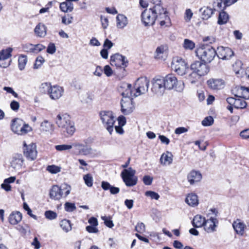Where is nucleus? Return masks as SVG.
Segmentation results:
<instances>
[{
    "instance_id": "25",
    "label": "nucleus",
    "mask_w": 249,
    "mask_h": 249,
    "mask_svg": "<svg viewBox=\"0 0 249 249\" xmlns=\"http://www.w3.org/2000/svg\"><path fill=\"white\" fill-rule=\"evenodd\" d=\"M202 178L201 173L195 170L191 171L187 176V179L191 185L194 184L196 182H199Z\"/></svg>"
},
{
    "instance_id": "43",
    "label": "nucleus",
    "mask_w": 249,
    "mask_h": 249,
    "mask_svg": "<svg viewBox=\"0 0 249 249\" xmlns=\"http://www.w3.org/2000/svg\"><path fill=\"white\" fill-rule=\"evenodd\" d=\"M247 103L242 99H237L234 107L236 108H244L247 107Z\"/></svg>"
},
{
    "instance_id": "58",
    "label": "nucleus",
    "mask_w": 249,
    "mask_h": 249,
    "mask_svg": "<svg viewBox=\"0 0 249 249\" xmlns=\"http://www.w3.org/2000/svg\"><path fill=\"white\" fill-rule=\"evenodd\" d=\"M33 45L30 43L24 44L22 46V49L24 52L33 53Z\"/></svg>"
},
{
    "instance_id": "20",
    "label": "nucleus",
    "mask_w": 249,
    "mask_h": 249,
    "mask_svg": "<svg viewBox=\"0 0 249 249\" xmlns=\"http://www.w3.org/2000/svg\"><path fill=\"white\" fill-rule=\"evenodd\" d=\"M235 96L245 99H249V87L236 86L232 90Z\"/></svg>"
},
{
    "instance_id": "42",
    "label": "nucleus",
    "mask_w": 249,
    "mask_h": 249,
    "mask_svg": "<svg viewBox=\"0 0 249 249\" xmlns=\"http://www.w3.org/2000/svg\"><path fill=\"white\" fill-rule=\"evenodd\" d=\"M83 179L86 185L89 187L92 186L93 179L90 174H88L84 176Z\"/></svg>"
},
{
    "instance_id": "27",
    "label": "nucleus",
    "mask_w": 249,
    "mask_h": 249,
    "mask_svg": "<svg viewBox=\"0 0 249 249\" xmlns=\"http://www.w3.org/2000/svg\"><path fill=\"white\" fill-rule=\"evenodd\" d=\"M22 219V214L19 212H13L9 215L8 220L12 225H16Z\"/></svg>"
},
{
    "instance_id": "36",
    "label": "nucleus",
    "mask_w": 249,
    "mask_h": 249,
    "mask_svg": "<svg viewBox=\"0 0 249 249\" xmlns=\"http://www.w3.org/2000/svg\"><path fill=\"white\" fill-rule=\"evenodd\" d=\"M229 18L228 14L225 11L219 13L217 23L219 25L226 23Z\"/></svg>"
},
{
    "instance_id": "44",
    "label": "nucleus",
    "mask_w": 249,
    "mask_h": 249,
    "mask_svg": "<svg viewBox=\"0 0 249 249\" xmlns=\"http://www.w3.org/2000/svg\"><path fill=\"white\" fill-rule=\"evenodd\" d=\"M47 170L51 173L56 174L60 172L61 168L54 165H49L47 167Z\"/></svg>"
},
{
    "instance_id": "30",
    "label": "nucleus",
    "mask_w": 249,
    "mask_h": 249,
    "mask_svg": "<svg viewBox=\"0 0 249 249\" xmlns=\"http://www.w3.org/2000/svg\"><path fill=\"white\" fill-rule=\"evenodd\" d=\"M116 25L118 28L123 29L128 24L127 18L123 14H118L116 17Z\"/></svg>"
},
{
    "instance_id": "15",
    "label": "nucleus",
    "mask_w": 249,
    "mask_h": 249,
    "mask_svg": "<svg viewBox=\"0 0 249 249\" xmlns=\"http://www.w3.org/2000/svg\"><path fill=\"white\" fill-rule=\"evenodd\" d=\"M110 61L112 66H115L117 67L125 68L128 63L126 57L119 53L111 55Z\"/></svg>"
},
{
    "instance_id": "40",
    "label": "nucleus",
    "mask_w": 249,
    "mask_h": 249,
    "mask_svg": "<svg viewBox=\"0 0 249 249\" xmlns=\"http://www.w3.org/2000/svg\"><path fill=\"white\" fill-rule=\"evenodd\" d=\"M18 68L20 70H23L27 62V57L25 55H21L18 58Z\"/></svg>"
},
{
    "instance_id": "6",
    "label": "nucleus",
    "mask_w": 249,
    "mask_h": 249,
    "mask_svg": "<svg viewBox=\"0 0 249 249\" xmlns=\"http://www.w3.org/2000/svg\"><path fill=\"white\" fill-rule=\"evenodd\" d=\"M100 116L104 126L109 134H111L115 122V117L113 113L110 111H102L100 113Z\"/></svg>"
},
{
    "instance_id": "7",
    "label": "nucleus",
    "mask_w": 249,
    "mask_h": 249,
    "mask_svg": "<svg viewBox=\"0 0 249 249\" xmlns=\"http://www.w3.org/2000/svg\"><path fill=\"white\" fill-rule=\"evenodd\" d=\"M63 190H66L64 193V197H66L70 193L71 187L67 184L62 185L60 187L57 185L53 186L50 191V198L54 200H59L63 196Z\"/></svg>"
},
{
    "instance_id": "45",
    "label": "nucleus",
    "mask_w": 249,
    "mask_h": 249,
    "mask_svg": "<svg viewBox=\"0 0 249 249\" xmlns=\"http://www.w3.org/2000/svg\"><path fill=\"white\" fill-rule=\"evenodd\" d=\"M45 61L44 59L41 56H38L36 60L34 65V68L35 69H38Z\"/></svg>"
},
{
    "instance_id": "41",
    "label": "nucleus",
    "mask_w": 249,
    "mask_h": 249,
    "mask_svg": "<svg viewBox=\"0 0 249 249\" xmlns=\"http://www.w3.org/2000/svg\"><path fill=\"white\" fill-rule=\"evenodd\" d=\"M183 47L186 50H192L195 47V43L191 40L185 39L183 43Z\"/></svg>"
},
{
    "instance_id": "23",
    "label": "nucleus",
    "mask_w": 249,
    "mask_h": 249,
    "mask_svg": "<svg viewBox=\"0 0 249 249\" xmlns=\"http://www.w3.org/2000/svg\"><path fill=\"white\" fill-rule=\"evenodd\" d=\"M119 90L120 92H122L121 95L123 97V98L125 97H130V98L135 97L134 95H132V86L130 84L126 83H122L120 86Z\"/></svg>"
},
{
    "instance_id": "19",
    "label": "nucleus",
    "mask_w": 249,
    "mask_h": 249,
    "mask_svg": "<svg viewBox=\"0 0 249 249\" xmlns=\"http://www.w3.org/2000/svg\"><path fill=\"white\" fill-rule=\"evenodd\" d=\"M216 54L218 57L223 60L229 59L234 54L232 50L229 47L220 46L217 48Z\"/></svg>"
},
{
    "instance_id": "4",
    "label": "nucleus",
    "mask_w": 249,
    "mask_h": 249,
    "mask_svg": "<svg viewBox=\"0 0 249 249\" xmlns=\"http://www.w3.org/2000/svg\"><path fill=\"white\" fill-rule=\"evenodd\" d=\"M11 128L14 133L20 135H25L32 130L31 126L19 118H15L12 120Z\"/></svg>"
},
{
    "instance_id": "54",
    "label": "nucleus",
    "mask_w": 249,
    "mask_h": 249,
    "mask_svg": "<svg viewBox=\"0 0 249 249\" xmlns=\"http://www.w3.org/2000/svg\"><path fill=\"white\" fill-rule=\"evenodd\" d=\"M73 17L68 15L62 18V22L65 25H69L72 23Z\"/></svg>"
},
{
    "instance_id": "56",
    "label": "nucleus",
    "mask_w": 249,
    "mask_h": 249,
    "mask_svg": "<svg viewBox=\"0 0 249 249\" xmlns=\"http://www.w3.org/2000/svg\"><path fill=\"white\" fill-rule=\"evenodd\" d=\"M56 52V47L54 43H50L47 49V52L50 54H53Z\"/></svg>"
},
{
    "instance_id": "11",
    "label": "nucleus",
    "mask_w": 249,
    "mask_h": 249,
    "mask_svg": "<svg viewBox=\"0 0 249 249\" xmlns=\"http://www.w3.org/2000/svg\"><path fill=\"white\" fill-rule=\"evenodd\" d=\"M121 112L124 115L131 113L134 108L135 106L133 98L130 97H125L121 101Z\"/></svg>"
},
{
    "instance_id": "14",
    "label": "nucleus",
    "mask_w": 249,
    "mask_h": 249,
    "mask_svg": "<svg viewBox=\"0 0 249 249\" xmlns=\"http://www.w3.org/2000/svg\"><path fill=\"white\" fill-rule=\"evenodd\" d=\"M152 90L156 93H162L165 89L163 77L156 76L153 79Z\"/></svg>"
},
{
    "instance_id": "35",
    "label": "nucleus",
    "mask_w": 249,
    "mask_h": 249,
    "mask_svg": "<svg viewBox=\"0 0 249 249\" xmlns=\"http://www.w3.org/2000/svg\"><path fill=\"white\" fill-rule=\"evenodd\" d=\"M167 48L166 46L161 45L156 50L155 57L157 59H162L166 54Z\"/></svg>"
},
{
    "instance_id": "8",
    "label": "nucleus",
    "mask_w": 249,
    "mask_h": 249,
    "mask_svg": "<svg viewBox=\"0 0 249 249\" xmlns=\"http://www.w3.org/2000/svg\"><path fill=\"white\" fill-rule=\"evenodd\" d=\"M135 170L131 167L122 172L121 175L126 186L131 187L137 184L138 178L135 176Z\"/></svg>"
},
{
    "instance_id": "32",
    "label": "nucleus",
    "mask_w": 249,
    "mask_h": 249,
    "mask_svg": "<svg viewBox=\"0 0 249 249\" xmlns=\"http://www.w3.org/2000/svg\"><path fill=\"white\" fill-rule=\"evenodd\" d=\"M160 161L163 165H170L173 161V155L169 152L163 153L161 156Z\"/></svg>"
},
{
    "instance_id": "52",
    "label": "nucleus",
    "mask_w": 249,
    "mask_h": 249,
    "mask_svg": "<svg viewBox=\"0 0 249 249\" xmlns=\"http://www.w3.org/2000/svg\"><path fill=\"white\" fill-rule=\"evenodd\" d=\"M92 152V149L90 147H89L87 145H84V146L80 149V153L84 155H87L88 154H91Z\"/></svg>"
},
{
    "instance_id": "10",
    "label": "nucleus",
    "mask_w": 249,
    "mask_h": 249,
    "mask_svg": "<svg viewBox=\"0 0 249 249\" xmlns=\"http://www.w3.org/2000/svg\"><path fill=\"white\" fill-rule=\"evenodd\" d=\"M191 69L196 72L200 76L206 75L210 71V68L208 65L203 61H196L191 65Z\"/></svg>"
},
{
    "instance_id": "26",
    "label": "nucleus",
    "mask_w": 249,
    "mask_h": 249,
    "mask_svg": "<svg viewBox=\"0 0 249 249\" xmlns=\"http://www.w3.org/2000/svg\"><path fill=\"white\" fill-rule=\"evenodd\" d=\"M39 129L42 132L52 134L54 131V126L51 122L44 120L40 124Z\"/></svg>"
},
{
    "instance_id": "22",
    "label": "nucleus",
    "mask_w": 249,
    "mask_h": 249,
    "mask_svg": "<svg viewBox=\"0 0 249 249\" xmlns=\"http://www.w3.org/2000/svg\"><path fill=\"white\" fill-rule=\"evenodd\" d=\"M210 88L213 90H220L225 86V82L222 79L212 78L207 81Z\"/></svg>"
},
{
    "instance_id": "50",
    "label": "nucleus",
    "mask_w": 249,
    "mask_h": 249,
    "mask_svg": "<svg viewBox=\"0 0 249 249\" xmlns=\"http://www.w3.org/2000/svg\"><path fill=\"white\" fill-rule=\"evenodd\" d=\"M45 216L48 219L53 220L56 218L57 213L52 211H47L45 213Z\"/></svg>"
},
{
    "instance_id": "62",
    "label": "nucleus",
    "mask_w": 249,
    "mask_h": 249,
    "mask_svg": "<svg viewBox=\"0 0 249 249\" xmlns=\"http://www.w3.org/2000/svg\"><path fill=\"white\" fill-rule=\"evenodd\" d=\"M104 71L108 77L110 76L113 73V71L109 65H106L104 67Z\"/></svg>"
},
{
    "instance_id": "46",
    "label": "nucleus",
    "mask_w": 249,
    "mask_h": 249,
    "mask_svg": "<svg viewBox=\"0 0 249 249\" xmlns=\"http://www.w3.org/2000/svg\"><path fill=\"white\" fill-rule=\"evenodd\" d=\"M33 53H37L45 49V46L41 44L33 45Z\"/></svg>"
},
{
    "instance_id": "60",
    "label": "nucleus",
    "mask_w": 249,
    "mask_h": 249,
    "mask_svg": "<svg viewBox=\"0 0 249 249\" xmlns=\"http://www.w3.org/2000/svg\"><path fill=\"white\" fill-rule=\"evenodd\" d=\"M240 137L243 139H249V128L242 130L240 133Z\"/></svg>"
},
{
    "instance_id": "33",
    "label": "nucleus",
    "mask_w": 249,
    "mask_h": 249,
    "mask_svg": "<svg viewBox=\"0 0 249 249\" xmlns=\"http://www.w3.org/2000/svg\"><path fill=\"white\" fill-rule=\"evenodd\" d=\"M35 34L39 37H43L46 35V28L44 24L39 23L34 30Z\"/></svg>"
},
{
    "instance_id": "5",
    "label": "nucleus",
    "mask_w": 249,
    "mask_h": 249,
    "mask_svg": "<svg viewBox=\"0 0 249 249\" xmlns=\"http://www.w3.org/2000/svg\"><path fill=\"white\" fill-rule=\"evenodd\" d=\"M165 89H175L177 91H182L184 89V83L182 81H178L173 74H168L163 77Z\"/></svg>"
},
{
    "instance_id": "59",
    "label": "nucleus",
    "mask_w": 249,
    "mask_h": 249,
    "mask_svg": "<svg viewBox=\"0 0 249 249\" xmlns=\"http://www.w3.org/2000/svg\"><path fill=\"white\" fill-rule=\"evenodd\" d=\"M3 89L4 91H6L7 93L12 94L16 98H18V93H16L11 87H4L3 88Z\"/></svg>"
},
{
    "instance_id": "17",
    "label": "nucleus",
    "mask_w": 249,
    "mask_h": 249,
    "mask_svg": "<svg viewBox=\"0 0 249 249\" xmlns=\"http://www.w3.org/2000/svg\"><path fill=\"white\" fill-rule=\"evenodd\" d=\"M25 148L24 149V155L29 160H35L37 156V150L35 143H31L29 145L24 144Z\"/></svg>"
},
{
    "instance_id": "12",
    "label": "nucleus",
    "mask_w": 249,
    "mask_h": 249,
    "mask_svg": "<svg viewBox=\"0 0 249 249\" xmlns=\"http://www.w3.org/2000/svg\"><path fill=\"white\" fill-rule=\"evenodd\" d=\"M12 51L13 49L9 47L0 51V67L7 68L10 65L11 61L7 60L11 57Z\"/></svg>"
},
{
    "instance_id": "3",
    "label": "nucleus",
    "mask_w": 249,
    "mask_h": 249,
    "mask_svg": "<svg viewBox=\"0 0 249 249\" xmlns=\"http://www.w3.org/2000/svg\"><path fill=\"white\" fill-rule=\"evenodd\" d=\"M196 53L202 61L210 63L216 54V51L212 47L202 46L196 50Z\"/></svg>"
},
{
    "instance_id": "21",
    "label": "nucleus",
    "mask_w": 249,
    "mask_h": 249,
    "mask_svg": "<svg viewBox=\"0 0 249 249\" xmlns=\"http://www.w3.org/2000/svg\"><path fill=\"white\" fill-rule=\"evenodd\" d=\"M64 91V90L62 87L54 85L52 86L49 96L51 99L56 100L62 96Z\"/></svg>"
},
{
    "instance_id": "2",
    "label": "nucleus",
    "mask_w": 249,
    "mask_h": 249,
    "mask_svg": "<svg viewBox=\"0 0 249 249\" xmlns=\"http://www.w3.org/2000/svg\"><path fill=\"white\" fill-rule=\"evenodd\" d=\"M155 17L160 21L161 26H169L171 21L168 12L164 9L160 3H157L152 7L150 8Z\"/></svg>"
},
{
    "instance_id": "39",
    "label": "nucleus",
    "mask_w": 249,
    "mask_h": 249,
    "mask_svg": "<svg viewBox=\"0 0 249 249\" xmlns=\"http://www.w3.org/2000/svg\"><path fill=\"white\" fill-rule=\"evenodd\" d=\"M200 77L199 75L193 71L186 76L187 79L192 84L195 83Z\"/></svg>"
},
{
    "instance_id": "55",
    "label": "nucleus",
    "mask_w": 249,
    "mask_h": 249,
    "mask_svg": "<svg viewBox=\"0 0 249 249\" xmlns=\"http://www.w3.org/2000/svg\"><path fill=\"white\" fill-rule=\"evenodd\" d=\"M193 13L190 9L186 10L184 15V19L186 22H189L192 18Z\"/></svg>"
},
{
    "instance_id": "31",
    "label": "nucleus",
    "mask_w": 249,
    "mask_h": 249,
    "mask_svg": "<svg viewBox=\"0 0 249 249\" xmlns=\"http://www.w3.org/2000/svg\"><path fill=\"white\" fill-rule=\"evenodd\" d=\"M199 11L201 13L202 18L204 20H207L213 14L215 9H213L209 7H204L200 8Z\"/></svg>"
},
{
    "instance_id": "47",
    "label": "nucleus",
    "mask_w": 249,
    "mask_h": 249,
    "mask_svg": "<svg viewBox=\"0 0 249 249\" xmlns=\"http://www.w3.org/2000/svg\"><path fill=\"white\" fill-rule=\"evenodd\" d=\"M76 209L74 203L70 202H66L65 204V210L68 212H71L75 210Z\"/></svg>"
},
{
    "instance_id": "51",
    "label": "nucleus",
    "mask_w": 249,
    "mask_h": 249,
    "mask_svg": "<svg viewBox=\"0 0 249 249\" xmlns=\"http://www.w3.org/2000/svg\"><path fill=\"white\" fill-rule=\"evenodd\" d=\"M145 194L146 196L150 197L151 199H154L156 200H158L160 198L159 195L158 193H157L155 192H153V191H146L145 192Z\"/></svg>"
},
{
    "instance_id": "49",
    "label": "nucleus",
    "mask_w": 249,
    "mask_h": 249,
    "mask_svg": "<svg viewBox=\"0 0 249 249\" xmlns=\"http://www.w3.org/2000/svg\"><path fill=\"white\" fill-rule=\"evenodd\" d=\"M135 230L139 233H143L145 231V225L142 222H138L135 226Z\"/></svg>"
},
{
    "instance_id": "64",
    "label": "nucleus",
    "mask_w": 249,
    "mask_h": 249,
    "mask_svg": "<svg viewBox=\"0 0 249 249\" xmlns=\"http://www.w3.org/2000/svg\"><path fill=\"white\" fill-rule=\"evenodd\" d=\"M153 181V178L149 176H145L143 178V182L144 184L146 185H150L151 184Z\"/></svg>"
},
{
    "instance_id": "18",
    "label": "nucleus",
    "mask_w": 249,
    "mask_h": 249,
    "mask_svg": "<svg viewBox=\"0 0 249 249\" xmlns=\"http://www.w3.org/2000/svg\"><path fill=\"white\" fill-rule=\"evenodd\" d=\"M218 221L216 217H211L205 220L204 229L208 233H212L216 231Z\"/></svg>"
},
{
    "instance_id": "24",
    "label": "nucleus",
    "mask_w": 249,
    "mask_h": 249,
    "mask_svg": "<svg viewBox=\"0 0 249 249\" xmlns=\"http://www.w3.org/2000/svg\"><path fill=\"white\" fill-rule=\"evenodd\" d=\"M23 162V157L21 154L15 155L11 161V166L16 170H19L21 169Z\"/></svg>"
},
{
    "instance_id": "37",
    "label": "nucleus",
    "mask_w": 249,
    "mask_h": 249,
    "mask_svg": "<svg viewBox=\"0 0 249 249\" xmlns=\"http://www.w3.org/2000/svg\"><path fill=\"white\" fill-rule=\"evenodd\" d=\"M52 86L50 83L45 82L42 83L39 88V91L42 93L49 95Z\"/></svg>"
},
{
    "instance_id": "29",
    "label": "nucleus",
    "mask_w": 249,
    "mask_h": 249,
    "mask_svg": "<svg viewBox=\"0 0 249 249\" xmlns=\"http://www.w3.org/2000/svg\"><path fill=\"white\" fill-rule=\"evenodd\" d=\"M185 202L192 207L197 206L198 204L197 196L193 193L188 194L186 197Z\"/></svg>"
},
{
    "instance_id": "63",
    "label": "nucleus",
    "mask_w": 249,
    "mask_h": 249,
    "mask_svg": "<svg viewBox=\"0 0 249 249\" xmlns=\"http://www.w3.org/2000/svg\"><path fill=\"white\" fill-rule=\"evenodd\" d=\"M101 21L102 27L104 29H106L108 25V20L107 18L101 16Z\"/></svg>"
},
{
    "instance_id": "61",
    "label": "nucleus",
    "mask_w": 249,
    "mask_h": 249,
    "mask_svg": "<svg viewBox=\"0 0 249 249\" xmlns=\"http://www.w3.org/2000/svg\"><path fill=\"white\" fill-rule=\"evenodd\" d=\"M10 107L14 111H17L19 108V104L15 100L12 101L10 103Z\"/></svg>"
},
{
    "instance_id": "57",
    "label": "nucleus",
    "mask_w": 249,
    "mask_h": 249,
    "mask_svg": "<svg viewBox=\"0 0 249 249\" xmlns=\"http://www.w3.org/2000/svg\"><path fill=\"white\" fill-rule=\"evenodd\" d=\"M23 208L25 210L27 211V213L30 216H31L32 217H33V218H34L35 219H36V218H37L36 216V215L32 214V211L31 209L29 208V207L28 206V204L26 203H23Z\"/></svg>"
},
{
    "instance_id": "16",
    "label": "nucleus",
    "mask_w": 249,
    "mask_h": 249,
    "mask_svg": "<svg viewBox=\"0 0 249 249\" xmlns=\"http://www.w3.org/2000/svg\"><path fill=\"white\" fill-rule=\"evenodd\" d=\"M142 20L145 26H150L154 24L157 18L152 10L145 9L142 13Z\"/></svg>"
},
{
    "instance_id": "34",
    "label": "nucleus",
    "mask_w": 249,
    "mask_h": 249,
    "mask_svg": "<svg viewBox=\"0 0 249 249\" xmlns=\"http://www.w3.org/2000/svg\"><path fill=\"white\" fill-rule=\"evenodd\" d=\"M205 220V218L202 216L196 215L194 217L192 221V224L195 228H200L204 226Z\"/></svg>"
},
{
    "instance_id": "13",
    "label": "nucleus",
    "mask_w": 249,
    "mask_h": 249,
    "mask_svg": "<svg viewBox=\"0 0 249 249\" xmlns=\"http://www.w3.org/2000/svg\"><path fill=\"white\" fill-rule=\"evenodd\" d=\"M171 67L179 75H182L185 74L187 69L186 64L181 58L174 59L172 62Z\"/></svg>"
},
{
    "instance_id": "38",
    "label": "nucleus",
    "mask_w": 249,
    "mask_h": 249,
    "mask_svg": "<svg viewBox=\"0 0 249 249\" xmlns=\"http://www.w3.org/2000/svg\"><path fill=\"white\" fill-rule=\"evenodd\" d=\"M60 225L61 228L65 231L68 232L71 230V225L70 221L63 219L61 221Z\"/></svg>"
},
{
    "instance_id": "9",
    "label": "nucleus",
    "mask_w": 249,
    "mask_h": 249,
    "mask_svg": "<svg viewBox=\"0 0 249 249\" xmlns=\"http://www.w3.org/2000/svg\"><path fill=\"white\" fill-rule=\"evenodd\" d=\"M149 84V80L146 77H141L136 80L135 87L136 89L134 96L137 97L147 92Z\"/></svg>"
},
{
    "instance_id": "53",
    "label": "nucleus",
    "mask_w": 249,
    "mask_h": 249,
    "mask_svg": "<svg viewBox=\"0 0 249 249\" xmlns=\"http://www.w3.org/2000/svg\"><path fill=\"white\" fill-rule=\"evenodd\" d=\"M72 147V146L71 145H68V144H62V145H57L55 146V149L57 151H64V150H67L71 149Z\"/></svg>"
},
{
    "instance_id": "48",
    "label": "nucleus",
    "mask_w": 249,
    "mask_h": 249,
    "mask_svg": "<svg viewBox=\"0 0 249 249\" xmlns=\"http://www.w3.org/2000/svg\"><path fill=\"white\" fill-rule=\"evenodd\" d=\"M213 123V119L212 116L206 117L202 121V124L203 126H210Z\"/></svg>"
},
{
    "instance_id": "1",
    "label": "nucleus",
    "mask_w": 249,
    "mask_h": 249,
    "mask_svg": "<svg viewBox=\"0 0 249 249\" xmlns=\"http://www.w3.org/2000/svg\"><path fill=\"white\" fill-rule=\"evenodd\" d=\"M55 123L66 137L71 136L75 131L74 124L71 121L70 115L67 113L58 114L55 119Z\"/></svg>"
},
{
    "instance_id": "28",
    "label": "nucleus",
    "mask_w": 249,
    "mask_h": 249,
    "mask_svg": "<svg viewBox=\"0 0 249 249\" xmlns=\"http://www.w3.org/2000/svg\"><path fill=\"white\" fill-rule=\"evenodd\" d=\"M232 226L235 232L240 235H243L244 232V230L246 227V225L239 219H237L234 221Z\"/></svg>"
}]
</instances>
